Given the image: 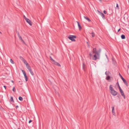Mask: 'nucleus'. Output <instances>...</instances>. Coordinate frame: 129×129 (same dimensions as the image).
Segmentation results:
<instances>
[{
    "label": "nucleus",
    "mask_w": 129,
    "mask_h": 129,
    "mask_svg": "<svg viewBox=\"0 0 129 129\" xmlns=\"http://www.w3.org/2000/svg\"><path fill=\"white\" fill-rule=\"evenodd\" d=\"M101 51V49H99L98 51H97L95 48H93V51H92L93 53H95L92 58V59L93 60H96L97 59H100Z\"/></svg>",
    "instance_id": "1"
},
{
    "label": "nucleus",
    "mask_w": 129,
    "mask_h": 129,
    "mask_svg": "<svg viewBox=\"0 0 129 129\" xmlns=\"http://www.w3.org/2000/svg\"><path fill=\"white\" fill-rule=\"evenodd\" d=\"M68 38L72 41H75V40L74 38H76V37L74 35H69L68 37Z\"/></svg>",
    "instance_id": "2"
},
{
    "label": "nucleus",
    "mask_w": 129,
    "mask_h": 129,
    "mask_svg": "<svg viewBox=\"0 0 129 129\" xmlns=\"http://www.w3.org/2000/svg\"><path fill=\"white\" fill-rule=\"evenodd\" d=\"M119 76H120V78H121L123 82L124 83V84L126 85L127 86H128V84L127 82L126 81V80L124 79L121 76V75L119 73Z\"/></svg>",
    "instance_id": "3"
},
{
    "label": "nucleus",
    "mask_w": 129,
    "mask_h": 129,
    "mask_svg": "<svg viewBox=\"0 0 129 129\" xmlns=\"http://www.w3.org/2000/svg\"><path fill=\"white\" fill-rule=\"evenodd\" d=\"M22 72H23V74L24 75L26 81H27L28 80V78L27 76L26 75V73H25V72L24 70H22Z\"/></svg>",
    "instance_id": "4"
},
{
    "label": "nucleus",
    "mask_w": 129,
    "mask_h": 129,
    "mask_svg": "<svg viewBox=\"0 0 129 129\" xmlns=\"http://www.w3.org/2000/svg\"><path fill=\"white\" fill-rule=\"evenodd\" d=\"M111 93L113 96H115L118 94L117 92L115 91L114 90L110 92Z\"/></svg>",
    "instance_id": "5"
},
{
    "label": "nucleus",
    "mask_w": 129,
    "mask_h": 129,
    "mask_svg": "<svg viewBox=\"0 0 129 129\" xmlns=\"http://www.w3.org/2000/svg\"><path fill=\"white\" fill-rule=\"evenodd\" d=\"M119 90L121 95L125 99V96L122 90V89H121Z\"/></svg>",
    "instance_id": "6"
},
{
    "label": "nucleus",
    "mask_w": 129,
    "mask_h": 129,
    "mask_svg": "<svg viewBox=\"0 0 129 129\" xmlns=\"http://www.w3.org/2000/svg\"><path fill=\"white\" fill-rule=\"evenodd\" d=\"M97 11L98 12L99 14L104 19H105V15L103 13L101 12L98 10H97Z\"/></svg>",
    "instance_id": "7"
},
{
    "label": "nucleus",
    "mask_w": 129,
    "mask_h": 129,
    "mask_svg": "<svg viewBox=\"0 0 129 129\" xmlns=\"http://www.w3.org/2000/svg\"><path fill=\"white\" fill-rule=\"evenodd\" d=\"M26 22L30 26H31L32 25V23L31 22L30 20L28 19H27L26 20Z\"/></svg>",
    "instance_id": "8"
},
{
    "label": "nucleus",
    "mask_w": 129,
    "mask_h": 129,
    "mask_svg": "<svg viewBox=\"0 0 129 129\" xmlns=\"http://www.w3.org/2000/svg\"><path fill=\"white\" fill-rule=\"evenodd\" d=\"M53 63L55 65H57L59 67H60L61 66L60 64L58 63L55 61L53 62Z\"/></svg>",
    "instance_id": "9"
},
{
    "label": "nucleus",
    "mask_w": 129,
    "mask_h": 129,
    "mask_svg": "<svg viewBox=\"0 0 129 129\" xmlns=\"http://www.w3.org/2000/svg\"><path fill=\"white\" fill-rule=\"evenodd\" d=\"M109 90L110 91V92H111L112 90L114 89L112 87V85H110L109 86Z\"/></svg>",
    "instance_id": "10"
},
{
    "label": "nucleus",
    "mask_w": 129,
    "mask_h": 129,
    "mask_svg": "<svg viewBox=\"0 0 129 129\" xmlns=\"http://www.w3.org/2000/svg\"><path fill=\"white\" fill-rule=\"evenodd\" d=\"M110 77L109 75L107 76L106 79V80H108L109 81H110L109 80L110 79Z\"/></svg>",
    "instance_id": "11"
},
{
    "label": "nucleus",
    "mask_w": 129,
    "mask_h": 129,
    "mask_svg": "<svg viewBox=\"0 0 129 129\" xmlns=\"http://www.w3.org/2000/svg\"><path fill=\"white\" fill-rule=\"evenodd\" d=\"M114 106H112V113L113 115H115V113L114 112Z\"/></svg>",
    "instance_id": "12"
},
{
    "label": "nucleus",
    "mask_w": 129,
    "mask_h": 129,
    "mask_svg": "<svg viewBox=\"0 0 129 129\" xmlns=\"http://www.w3.org/2000/svg\"><path fill=\"white\" fill-rule=\"evenodd\" d=\"M77 22L78 23V27L79 28V29L80 30L81 29V25H80L79 23V22H78V21H77Z\"/></svg>",
    "instance_id": "13"
},
{
    "label": "nucleus",
    "mask_w": 129,
    "mask_h": 129,
    "mask_svg": "<svg viewBox=\"0 0 129 129\" xmlns=\"http://www.w3.org/2000/svg\"><path fill=\"white\" fill-rule=\"evenodd\" d=\"M84 17L85 19L87 20L89 22L91 21V20L85 16H84Z\"/></svg>",
    "instance_id": "14"
},
{
    "label": "nucleus",
    "mask_w": 129,
    "mask_h": 129,
    "mask_svg": "<svg viewBox=\"0 0 129 129\" xmlns=\"http://www.w3.org/2000/svg\"><path fill=\"white\" fill-rule=\"evenodd\" d=\"M19 39L21 41V42H22L24 44H26L25 43L24 41L23 40L21 37H20L19 38Z\"/></svg>",
    "instance_id": "15"
},
{
    "label": "nucleus",
    "mask_w": 129,
    "mask_h": 129,
    "mask_svg": "<svg viewBox=\"0 0 129 129\" xmlns=\"http://www.w3.org/2000/svg\"><path fill=\"white\" fill-rule=\"evenodd\" d=\"M121 38L122 39H125V36L124 35H122L121 36Z\"/></svg>",
    "instance_id": "16"
},
{
    "label": "nucleus",
    "mask_w": 129,
    "mask_h": 129,
    "mask_svg": "<svg viewBox=\"0 0 129 129\" xmlns=\"http://www.w3.org/2000/svg\"><path fill=\"white\" fill-rule=\"evenodd\" d=\"M110 74V73L109 71H107L105 73V74L107 76L109 75V74Z\"/></svg>",
    "instance_id": "17"
},
{
    "label": "nucleus",
    "mask_w": 129,
    "mask_h": 129,
    "mask_svg": "<svg viewBox=\"0 0 129 129\" xmlns=\"http://www.w3.org/2000/svg\"><path fill=\"white\" fill-rule=\"evenodd\" d=\"M29 71L30 72V73L31 74V75L32 76H34V73L33 72V71H32V70L31 69Z\"/></svg>",
    "instance_id": "18"
},
{
    "label": "nucleus",
    "mask_w": 129,
    "mask_h": 129,
    "mask_svg": "<svg viewBox=\"0 0 129 129\" xmlns=\"http://www.w3.org/2000/svg\"><path fill=\"white\" fill-rule=\"evenodd\" d=\"M10 101L11 102H14V101L13 100V98L12 96H11Z\"/></svg>",
    "instance_id": "19"
},
{
    "label": "nucleus",
    "mask_w": 129,
    "mask_h": 129,
    "mask_svg": "<svg viewBox=\"0 0 129 129\" xmlns=\"http://www.w3.org/2000/svg\"><path fill=\"white\" fill-rule=\"evenodd\" d=\"M20 59L21 60L23 61L25 59L21 56H20L19 57Z\"/></svg>",
    "instance_id": "20"
},
{
    "label": "nucleus",
    "mask_w": 129,
    "mask_h": 129,
    "mask_svg": "<svg viewBox=\"0 0 129 129\" xmlns=\"http://www.w3.org/2000/svg\"><path fill=\"white\" fill-rule=\"evenodd\" d=\"M19 100L21 101H23V98L21 96H19Z\"/></svg>",
    "instance_id": "21"
},
{
    "label": "nucleus",
    "mask_w": 129,
    "mask_h": 129,
    "mask_svg": "<svg viewBox=\"0 0 129 129\" xmlns=\"http://www.w3.org/2000/svg\"><path fill=\"white\" fill-rule=\"evenodd\" d=\"M91 34H92V37H94L95 35L94 33L93 32H92L91 33Z\"/></svg>",
    "instance_id": "22"
},
{
    "label": "nucleus",
    "mask_w": 129,
    "mask_h": 129,
    "mask_svg": "<svg viewBox=\"0 0 129 129\" xmlns=\"http://www.w3.org/2000/svg\"><path fill=\"white\" fill-rule=\"evenodd\" d=\"M26 67H27V68L28 69V70L29 71L31 69L30 66H27Z\"/></svg>",
    "instance_id": "23"
},
{
    "label": "nucleus",
    "mask_w": 129,
    "mask_h": 129,
    "mask_svg": "<svg viewBox=\"0 0 129 129\" xmlns=\"http://www.w3.org/2000/svg\"><path fill=\"white\" fill-rule=\"evenodd\" d=\"M50 60L53 62H54V61H55V60H53L52 58L50 56Z\"/></svg>",
    "instance_id": "24"
},
{
    "label": "nucleus",
    "mask_w": 129,
    "mask_h": 129,
    "mask_svg": "<svg viewBox=\"0 0 129 129\" xmlns=\"http://www.w3.org/2000/svg\"><path fill=\"white\" fill-rule=\"evenodd\" d=\"M117 84H118V86L119 89L120 90L121 89L119 85V83H118V82H117Z\"/></svg>",
    "instance_id": "25"
},
{
    "label": "nucleus",
    "mask_w": 129,
    "mask_h": 129,
    "mask_svg": "<svg viewBox=\"0 0 129 129\" xmlns=\"http://www.w3.org/2000/svg\"><path fill=\"white\" fill-rule=\"evenodd\" d=\"M17 35L19 37V38H20V37H21L20 36V35L18 31L17 32Z\"/></svg>",
    "instance_id": "26"
},
{
    "label": "nucleus",
    "mask_w": 129,
    "mask_h": 129,
    "mask_svg": "<svg viewBox=\"0 0 129 129\" xmlns=\"http://www.w3.org/2000/svg\"><path fill=\"white\" fill-rule=\"evenodd\" d=\"M10 61L11 62L12 64L14 63V62L12 59H10Z\"/></svg>",
    "instance_id": "27"
},
{
    "label": "nucleus",
    "mask_w": 129,
    "mask_h": 129,
    "mask_svg": "<svg viewBox=\"0 0 129 129\" xmlns=\"http://www.w3.org/2000/svg\"><path fill=\"white\" fill-rule=\"evenodd\" d=\"M116 8L117 9H119L118 5V4H116Z\"/></svg>",
    "instance_id": "28"
},
{
    "label": "nucleus",
    "mask_w": 129,
    "mask_h": 129,
    "mask_svg": "<svg viewBox=\"0 0 129 129\" xmlns=\"http://www.w3.org/2000/svg\"><path fill=\"white\" fill-rule=\"evenodd\" d=\"M23 62L25 64L26 63H27L25 60H24Z\"/></svg>",
    "instance_id": "29"
},
{
    "label": "nucleus",
    "mask_w": 129,
    "mask_h": 129,
    "mask_svg": "<svg viewBox=\"0 0 129 129\" xmlns=\"http://www.w3.org/2000/svg\"><path fill=\"white\" fill-rule=\"evenodd\" d=\"M12 90L14 92H15L16 91V90L15 89V87H14L13 89H12Z\"/></svg>",
    "instance_id": "30"
},
{
    "label": "nucleus",
    "mask_w": 129,
    "mask_h": 129,
    "mask_svg": "<svg viewBox=\"0 0 129 129\" xmlns=\"http://www.w3.org/2000/svg\"><path fill=\"white\" fill-rule=\"evenodd\" d=\"M103 12L104 13V14H106L107 13V12L105 10H104V11H103Z\"/></svg>",
    "instance_id": "31"
},
{
    "label": "nucleus",
    "mask_w": 129,
    "mask_h": 129,
    "mask_svg": "<svg viewBox=\"0 0 129 129\" xmlns=\"http://www.w3.org/2000/svg\"><path fill=\"white\" fill-rule=\"evenodd\" d=\"M24 17L25 20H26V19H28L24 15Z\"/></svg>",
    "instance_id": "32"
},
{
    "label": "nucleus",
    "mask_w": 129,
    "mask_h": 129,
    "mask_svg": "<svg viewBox=\"0 0 129 129\" xmlns=\"http://www.w3.org/2000/svg\"><path fill=\"white\" fill-rule=\"evenodd\" d=\"M25 64H26V67H27L28 66H29L28 65V63H26Z\"/></svg>",
    "instance_id": "33"
},
{
    "label": "nucleus",
    "mask_w": 129,
    "mask_h": 129,
    "mask_svg": "<svg viewBox=\"0 0 129 129\" xmlns=\"http://www.w3.org/2000/svg\"><path fill=\"white\" fill-rule=\"evenodd\" d=\"M89 55L90 57H91L92 55V54L91 53H89Z\"/></svg>",
    "instance_id": "34"
},
{
    "label": "nucleus",
    "mask_w": 129,
    "mask_h": 129,
    "mask_svg": "<svg viewBox=\"0 0 129 129\" xmlns=\"http://www.w3.org/2000/svg\"><path fill=\"white\" fill-rule=\"evenodd\" d=\"M32 121V120H29L28 121V123H30V122H31Z\"/></svg>",
    "instance_id": "35"
},
{
    "label": "nucleus",
    "mask_w": 129,
    "mask_h": 129,
    "mask_svg": "<svg viewBox=\"0 0 129 129\" xmlns=\"http://www.w3.org/2000/svg\"><path fill=\"white\" fill-rule=\"evenodd\" d=\"M18 106H16V108L17 109V108H18Z\"/></svg>",
    "instance_id": "36"
},
{
    "label": "nucleus",
    "mask_w": 129,
    "mask_h": 129,
    "mask_svg": "<svg viewBox=\"0 0 129 129\" xmlns=\"http://www.w3.org/2000/svg\"><path fill=\"white\" fill-rule=\"evenodd\" d=\"M4 88H5V89H6V87L5 86H4Z\"/></svg>",
    "instance_id": "37"
},
{
    "label": "nucleus",
    "mask_w": 129,
    "mask_h": 129,
    "mask_svg": "<svg viewBox=\"0 0 129 129\" xmlns=\"http://www.w3.org/2000/svg\"><path fill=\"white\" fill-rule=\"evenodd\" d=\"M120 30V29L119 28L118 30V32H119Z\"/></svg>",
    "instance_id": "38"
},
{
    "label": "nucleus",
    "mask_w": 129,
    "mask_h": 129,
    "mask_svg": "<svg viewBox=\"0 0 129 129\" xmlns=\"http://www.w3.org/2000/svg\"><path fill=\"white\" fill-rule=\"evenodd\" d=\"M88 46L89 48H90V46L88 44Z\"/></svg>",
    "instance_id": "39"
},
{
    "label": "nucleus",
    "mask_w": 129,
    "mask_h": 129,
    "mask_svg": "<svg viewBox=\"0 0 129 129\" xmlns=\"http://www.w3.org/2000/svg\"><path fill=\"white\" fill-rule=\"evenodd\" d=\"M120 96V94H119V95H117V96L118 97H119V96Z\"/></svg>",
    "instance_id": "40"
},
{
    "label": "nucleus",
    "mask_w": 129,
    "mask_h": 129,
    "mask_svg": "<svg viewBox=\"0 0 129 129\" xmlns=\"http://www.w3.org/2000/svg\"><path fill=\"white\" fill-rule=\"evenodd\" d=\"M83 69H84V64H83Z\"/></svg>",
    "instance_id": "41"
},
{
    "label": "nucleus",
    "mask_w": 129,
    "mask_h": 129,
    "mask_svg": "<svg viewBox=\"0 0 129 129\" xmlns=\"http://www.w3.org/2000/svg\"><path fill=\"white\" fill-rule=\"evenodd\" d=\"M11 82H13H13H13V80L11 81Z\"/></svg>",
    "instance_id": "42"
},
{
    "label": "nucleus",
    "mask_w": 129,
    "mask_h": 129,
    "mask_svg": "<svg viewBox=\"0 0 129 129\" xmlns=\"http://www.w3.org/2000/svg\"><path fill=\"white\" fill-rule=\"evenodd\" d=\"M87 45H88V42H87Z\"/></svg>",
    "instance_id": "43"
},
{
    "label": "nucleus",
    "mask_w": 129,
    "mask_h": 129,
    "mask_svg": "<svg viewBox=\"0 0 129 129\" xmlns=\"http://www.w3.org/2000/svg\"><path fill=\"white\" fill-rule=\"evenodd\" d=\"M100 1H101L102 0H99Z\"/></svg>",
    "instance_id": "44"
},
{
    "label": "nucleus",
    "mask_w": 129,
    "mask_h": 129,
    "mask_svg": "<svg viewBox=\"0 0 129 129\" xmlns=\"http://www.w3.org/2000/svg\"><path fill=\"white\" fill-rule=\"evenodd\" d=\"M106 56L107 57V55H106Z\"/></svg>",
    "instance_id": "45"
},
{
    "label": "nucleus",
    "mask_w": 129,
    "mask_h": 129,
    "mask_svg": "<svg viewBox=\"0 0 129 129\" xmlns=\"http://www.w3.org/2000/svg\"><path fill=\"white\" fill-rule=\"evenodd\" d=\"M20 129V128H18V129Z\"/></svg>",
    "instance_id": "46"
},
{
    "label": "nucleus",
    "mask_w": 129,
    "mask_h": 129,
    "mask_svg": "<svg viewBox=\"0 0 129 129\" xmlns=\"http://www.w3.org/2000/svg\"><path fill=\"white\" fill-rule=\"evenodd\" d=\"M0 33H1V32H0Z\"/></svg>",
    "instance_id": "47"
}]
</instances>
